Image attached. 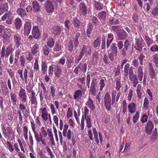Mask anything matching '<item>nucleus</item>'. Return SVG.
Returning <instances> with one entry per match:
<instances>
[{
    "mask_svg": "<svg viewBox=\"0 0 158 158\" xmlns=\"http://www.w3.org/2000/svg\"><path fill=\"white\" fill-rule=\"evenodd\" d=\"M130 66L129 63L127 64L124 67L123 71L125 76L129 75V79L132 82H139L137 77L134 74V68L132 66Z\"/></svg>",
    "mask_w": 158,
    "mask_h": 158,
    "instance_id": "nucleus-1",
    "label": "nucleus"
},
{
    "mask_svg": "<svg viewBox=\"0 0 158 158\" xmlns=\"http://www.w3.org/2000/svg\"><path fill=\"white\" fill-rule=\"evenodd\" d=\"M92 52L91 47L90 46L84 45L81 48L79 54L75 56V62L77 64L83 58L84 54L87 56L90 55Z\"/></svg>",
    "mask_w": 158,
    "mask_h": 158,
    "instance_id": "nucleus-2",
    "label": "nucleus"
},
{
    "mask_svg": "<svg viewBox=\"0 0 158 158\" xmlns=\"http://www.w3.org/2000/svg\"><path fill=\"white\" fill-rule=\"evenodd\" d=\"M13 19V15L10 11H7L1 18L0 22L4 25L12 24Z\"/></svg>",
    "mask_w": 158,
    "mask_h": 158,
    "instance_id": "nucleus-3",
    "label": "nucleus"
},
{
    "mask_svg": "<svg viewBox=\"0 0 158 158\" xmlns=\"http://www.w3.org/2000/svg\"><path fill=\"white\" fill-rule=\"evenodd\" d=\"M12 36L15 46L16 48H18L22 45L23 42V40L21 36L18 34H14Z\"/></svg>",
    "mask_w": 158,
    "mask_h": 158,
    "instance_id": "nucleus-4",
    "label": "nucleus"
},
{
    "mask_svg": "<svg viewBox=\"0 0 158 158\" xmlns=\"http://www.w3.org/2000/svg\"><path fill=\"white\" fill-rule=\"evenodd\" d=\"M3 33V35H2L1 38H3V42L4 43H7L11 36V29L6 28L4 30Z\"/></svg>",
    "mask_w": 158,
    "mask_h": 158,
    "instance_id": "nucleus-5",
    "label": "nucleus"
},
{
    "mask_svg": "<svg viewBox=\"0 0 158 158\" xmlns=\"http://www.w3.org/2000/svg\"><path fill=\"white\" fill-rule=\"evenodd\" d=\"M130 43L128 40L126 39L123 43V47L121 50V55L125 56H126L127 53L129 52Z\"/></svg>",
    "mask_w": 158,
    "mask_h": 158,
    "instance_id": "nucleus-6",
    "label": "nucleus"
},
{
    "mask_svg": "<svg viewBox=\"0 0 158 158\" xmlns=\"http://www.w3.org/2000/svg\"><path fill=\"white\" fill-rule=\"evenodd\" d=\"M44 8L46 11L48 13H52L54 10V5L51 1H46L44 5Z\"/></svg>",
    "mask_w": 158,
    "mask_h": 158,
    "instance_id": "nucleus-7",
    "label": "nucleus"
},
{
    "mask_svg": "<svg viewBox=\"0 0 158 158\" xmlns=\"http://www.w3.org/2000/svg\"><path fill=\"white\" fill-rule=\"evenodd\" d=\"M89 112V109L86 106H85L84 109V116H85V119L86 121L87 127L89 128L91 127L92 125L90 116L88 115Z\"/></svg>",
    "mask_w": 158,
    "mask_h": 158,
    "instance_id": "nucleus-8",
    "label": "nucleus"
},
{
    "mask_svg": "<svg viewBox=\"0 0 158 158\" xmlns=\"http://www.w3.org/2000/svg\"><path fill=\"white\" fill-rule=\"evenodd\" d=\"M104 100L105 106L108 110L110 111L111 108V100L110 96L108 92L106 94L104 97Z\"/></svg>",
    "mask_w": 158,
    "mask_h": 158,
    "instance_id": "nucleus-9",
    "label": "nucleus"
},
{
    "mask_svg": "<svg viewBox=\"0 0 158 158\" xmlns=\"http://www.w3.org/2000/svg\"><path fill=\"white\" fill-rule=\"evenodd\" d=\"M97 82L96 80L93 78L91 81V83L90 86V89L89 94L92 96H95L96 94V86L97 85Z\"/></svg>",
    "mask_w": 158,
    "mask_h": 158,
    "instance_id": "nucleus-10",
    "label": "nucleus"
},
{
    "mask_svg": "<svg viewBox=\"0 0 158 158\" xmlns=\"http://www.w3.org/2000/svg\"><path fill=\"white\" fill-rule=\"evenodd\" d=\"M31 22L27 21L24 25L23 31L25 35H28L31 29Z\"/></svg>",
    "mask_w": 158,
    "mask_h": 158,
    "instance_id": "nucleus-11",
    "label": "nucleus"
},
{
    "mask_svg": "<svg viewBox=\"0 0 158 158\" xmlns=\"http://www.w3.org/2000/svg\"><path fill=\"white\" fill-rule=\"evenodd\" d=\"M143 40L141 37L140 39H135V48L136 49L139 51L141 52L143 48L142 44Z\"/></svg>",
    "mask_w": 158,
    "mask_h": 158,
    "instance_id": "nucleus-12",
    "label": "nucleus"
},
{
    "mask_svg": "<svg viewBox=\"0 0 158 158\" xmlns=\"http://www.w3.org/2000/svg\"><path fill=\"white\" fill-rule=\"evenodd\" d=\"M32 34L35 39H38L40 36L41 33L38 27L37 26H33L32 31Z\"/></svg>",
    "mask_w": 158,
    "mask_h": 158,
    "instance_id": "nucleus-13",
    "label": "nucleus"
},
{
    "mask_svg": "<svg viewBox=\"0 0 158 158\" xmlns=\"http://www.w3.org/2000/svg\"><path fill=\"white\" fill-rule=\"evenodd\" d=\"M32 11L35 13H37L41 10V6L36 1H33L32 3Z\"/></svg>",
    "mask_w": 158,
    "mask_h": 158,
    "instance_id": "nucleus-14",
    "label": "nucleus"
},
{
    "mask_svg": "<svg viewBox=\"0 0 158 158\" xmlns=\"http://www.w3.org/2000/svg\"><path fill=\"white\" fill-rule=\"evenodd\" d=\"M79 12L81 16H85L87 13V6L83 2H81L79 5Z\"/></svg>",
    "mask_w": 158,
    "mask_h": 158,
    "instance_id": "nucleus-15",
    "label": "nucleus"
},
{
    "mask_svg": "<svg viewBox=\"0 0 158 158\" xmlns=\"http://www.w3.org/2000/svg\"><path fill=\"white\" fill-rule=\"evenodd\" d=\"M19 96L21 100L24 102H26L27 97L26 91L25 89L22 88H21L19 90Z\"/></svg>",
    "mask_w": 158,
    "mask_h": 158,
    "instance_id": "nucleus-16",
    "label": "nucleus"
},
{
    "mask_svg": "<svg viewBox=\"0 0 158 158\" xmlns=\"http://www.w3.org/2000/svg\"><path fill=\"white\" fill-rule=\"evenodd\" d=\"M154 127V125L152 121L149 120L147 123L145 127V130L147 134H150L151 132Z\"/></svg>",
    "mask_w": 158,
    "mask_h": 158,
    "instance_id": "nucleus-17",
    "label": "nucleus"
},
{
    "mask_svg": "<svg viewBox=\"0 0 158 158\" xmlns=\"http://www.w3.org/2000/svg\"><path fill=\"white\" fill-rule=\"evenodd\" d=\"M54 73L55 77L59 78L60 76V74L62 72V70L61 66L58 65H54Z\"/></svg>",
    "mask_w": 158,
    "mask_h": 158,
    "instance_id": "nucleus-18",
    "label": "nucleus"
},
{
    "mask_svg": "<svg viewBox=\"0 0 158 158\" xmlns=\"http://www.w3.org/2000/svg\"><path fill=\"white\" fill-rule=\"evenodd\" d=\"M118 39L119 40H124L127 38V33L124 30L117 33Z\"/></svg>",
    "mask_w": 158,
    "mask_h": 158,
    "instance_id": "nucleus-19",
    "label": "nucleus"
},
{
    "mask_svg": "<svg viewBox=\"0 0 158 158\" xmlns=\"http://www.w3.org/2000/svg\"><path fill=\"white\" fill-rule=\"evenodd\" d=\"M1 88L3 94L5 96H7L9 94V89L7 87L6 82H2L1 83Z\"/></svg>",
    "mask_w": 158,
    "mask_h": 158,
    "instance_id": "nucleus-20",
    "label": "nucleus"
},
{
    "mask_svg": "<svg viewBox=\"0 0 158 158\" xmlns=\"http://www.w3.org/2000/svg\"><path fill=\"white\" fill-rule=\"evenodd\" d=\"M93 26L92 24L90 23H89L87 25L86 33L87 36L89 38L91 37L90 34L93 30Z\"/></svg>",
    "mask_w": 158,
    "mask_h": 158,
    "instance_id": "nucleus-21",
    "label": "nucleus"
},
{
    "mask_svg": "<svg viewBox=\"0 0 158 158\" xmlns=\"http://www.w3.org/2000/svg\"><path fill=\"white\" fill-rule=\"evenodd\" d=\"M80 34L77 32L75 34V35L74 37L73 41L74 43V47L75 48L78 47L79 44V40L80 39Z\"/></svg>",
    "mask_w": 158,
    "mask_h": 158,
    "instance_id": "nucleus-22",
    "label": "nucleus"
},
{
    "mask_svg": "<svg viewBox=\"0 0 158 158\" xmlns=\"http://www.w3.org/2000/svg\"><path fill=\"white\" fill-rule=\"evenodd\" d=\"M60 27L58 26H54L52 30V33L55 35V36H58L60 34L61 29Z\"/></svg>",
    "mask_w": 158,
    "mask_h": 158,
    "instance_id": "nucleus-23",
    "label": "nucleus"
},
{
    "mask_svg": "<svg viewBox=\"0 0 158 158\" xmlns=\"http://www.w3.org/2000/svg\"><path fill=\"white\" fill-rule=\"evenodd\" d=\"M108 23L109 25H118L120 23V22L117 18L112 17L109 19Z\"/></svg>",
    "mask_w": 158,
    "mask_h": 158,
    "instance_id": "nucleus-24",
    "label": "nucleus"
},
{
    "mask_svg": "<svg viewBox=\"0 0 158 158\" xmlns=\"http://www.w3.org/2000/svg\"><path fill=\"white\" fill-rule=\"evenodd\" d=\"M14 51L13 48V45L11 44H10L6 48V56H8L10 54H12Z\"/></svg>",
    "mask_w": 158,
    "mask_h": 158,
    "instance_id": "nucleus-25",
    "label": "nucleus"
},
{
    "mask_svg": "<svg viewBox=\"0 0 158 158\" xmlns=\"http://www.w3.org/2000/svg\"><path fill=\"white\" fill-rule=\"evenodd\" d=\"M128 109L129 112L132 114L135 112L136 110V105L134 102L129 103L128 106Z\"/></svg>",
    "mask_w": 158,
    "mask_h": 158,
    "instance_id": "nucleus-26",
    "label": "nucleus"
},
{
    "mask_svg": "<svg viewBox=\"0 0 158 158\" xmlns=\"http://www.w3.org/2000/svg\"><path fill=\"white\" fill-rule=\"evenodd\" d=\"M72 23L74 27L77 29H78L81 26V22L77 18H74L73 19Z\"/></svg>",
    "mask_w": 158,
    "mask_h": 158,
    "instance_id": "nucleus-27",
    "label": "nucleus"
},
{
    "mask_svg": "<svg viewBox=\"0 0 158 158\" xmlns=\"http://www.w3.org/2000/svg\"><path fill=\"white\" fill-rule=\"evenodd\" d=\"M137 72L138 73V77L139 80L141 81L143 77V68L141 66H139L137 69Z\"/></svg>",
    "mask_w": 158,
    "mask_h": 158,
    "instance_id": "nucleus-28",
    "label": "nucleus"
},
{
    "mask_svg": "<svg viewBox=\"0 0 158 158\" xmlns=\"http://www.w3.org/2000/svg\"><path fill=\"white\" fill-rule=\"evenodd\" d=\"M17 12L18 14L22 17H23L27 15V13L26 12L25 10L22 7L18 8L17 10Z\"/></svg>",
    "mask_w": 158,
    "mask_h": 158,
    "instance_id": "nucleus-29",
    "label": "nucleus"
},
{
    "mask_svg": "<svg viewBox=\"0 0 158 158\" xmlns=\"http://www.w3.org/2000/svg\"><path fill=\"white\" fill-rule=\"evenodd\" d=\"M100 39L99 37H97L93 43V48L96 49H98L100 46Z\"/></svg>",
    "mask_w": 158,
    "mask_h": 158,
    "instance_id": "nucleus-30",
    "label": "nucleus"
},
{
    "mask_svg": "<svg viewBox=\"0 0 158 158\" xmlns=\"http://www.w3.org/2000/svg\"><path fill=\"white\" fill-rule=\"evenodd\" d=\"M39 45L37 44H35L32 46L31 49V51L33 55H35L39 52Z\"/></svg>",
    "mask_w": 158,
    "mask_h": 158,
    "instance_id": "nucleus-31",
    "label": "nucleus"
},
{
    "mask_svg": "<svg viewBox=\"0 0 158 158\" xmlns=\"http://www.w3.org/2000/svg\"><path fill=\"white\" fill-rule=\"evenodd\" d=\"M85 104L88 106L91 110H94V105L92 99L90 97H89L88 101L86 102Z\"/></svg>",
    "mask_w": 158,
    "mask_h": 158,
    "instance_id": "nucleus-32",
    "label": "nucleus"
},
{
    "mask_svg": "<svg viewBox=\"0 0 158 158\" xmlns=\"http://www.w3.org/2000/svg\"><path fill=\"white\" fill-rule=\"evenodd\" d=\"M116 45V44L115 43H112L110 48L108 52L117 53L118 49Z\"/></svg>",
    "mask_w": 158,
    "mask_h": 158,
    "instance_id": "nucleus-33",
    "label": "nucleus"
},
{
    "mask_svg": "<svg viewBox=\"0 0 158 158\" xmlns=\"http://www.w3.org/2000/svg\"><path fill=\"white\" fill-rule=\"evenodd\" d=\"M80 70L81 72L85 73L86 71L87 64L85 63H82L81 62L78 65Z\"/></svg>",
    "mask_w": 158,
    "mask_h": 158,
    "instance_id": "nucleus-34",
    "label": "nucleus"
},
{
    "mask_svg": "<svg viewBox=\"0 0 158 158\" xmlns=\"http://www.w3.org/2000/svg\"><path fill=\"white\" fill-rule=\"evenodd\" d=\"M73 57L71 56V58L67 59L66 62V66L67 69H70L72 67L73 62Z\"/></svg>",
    "mask_w": 158,
    "mask_h": 158,
    "instance_id": "nucleus-35",
    "label": "nucleus"
},
{
    "mask_svg": "<svg viewBox=\"0 0 158 158\" xmlns=\"http://www.w3.org/2000/svg\"><path fill=\"white\" fill-rule=\"evenodd\" d=\"M31 103L35 104V105H37V98L35 96V93L34 91H32V93L31 94Z\"/></svg>",
    "mask_w": 158,
    "mask_h": 158,
    "instance_id": "nucleus-36",
    "label": "nucleus"
},
{
    "mask_svg": "<svg viewBox=\"0 0 158 158\" xmlns=\"http://www.w3.org/2000/svg\"><path fill=\"white\" fill-rule=\"evenodd\" d=\"M115 81L116 83L115 88L117 91H119L121 87V80L120 78L117 77L115 79Z\"/></svg>",
    "mask_w": 158,
    "mask_h": 158,
    "instance_id": "nucleus-37",
    "label": "nucleus"
},
{
    "mask_svg": "<svg viewBox=\"0 0 158 158\" xmlns=\"http://www.w3.org/2000/svg\"><path fill=\"white\" fill-rule=\"evenodd\" d=\"M149 76L152 78H155L156 74L151 64H150Z\"/></svg>",
    "mask_w": 158,
    "mask_h": 158,
    "instance_id": "nucleus-38",
    "label": "nucleus"
},
{
    "mask_svg": "<svg viewBox=\"0 0 158 158\" xmlns=\"http://www.w3.org/2000/svg\"><path fill=\"white\" fill-rule=\"evenodd\" d=\"M82 95V92L80 90H76L74 93L73 97L75 100L78 98H81Z\"/></svg>",
    "mask_w": 158,
    "mask_h": 158,
    "instance_id": "nucleus-39",
    "label": "nucleus"
},
{
    "mask_svg": "<svg viewBox=\"0 0 158 158\" xmlns=\"http://www.w3.org/2000/svg\"><path fill=\"white\" fill-rule=\"evenodd\" d=\"M50 51V50L49 47L45 45L43 47L42 50V52L43 54L45 56H47L48 54Z\"/></svg>",
    "mask_w": 158,
    "mask_h": 158,
    "instance_id": "nucleus-40",
    "label": "nucleus"
},
{
    "mask_svg": "<svg viewBox=\"0 0 158 158\" xmlns=\"http://www.w3.org/2000/svg\"><path fill=\"white\" fill-rule=\"evenodd\" d=\"M145 40L148 47L150 46L153 43V40L147 35L145 36Z\"/></svg>",
    "mask_w": 158,
    "mask_h": 158,
    "instance_id": "nucleus-41",
    "label": "nucleus"
},
{
    "mask_svg": "<svg viewBox=\"0 0 158 158\" xmlns=\"http://www.w3.org/2000/svg\"><path fill=\"white\" fill-rule=\"evenodd\" d=\"M98 16L100 20H105L106 17V12L102 11L99 13Z\"/></svg>",
    "mask_w": 158,
    "mask_h": 158,
    "instance_id": "nucleus-42",
    "label": "nucleus"
},
{
    "mask_svg": "<svg viewBox=\"0 0 158 158\" xmlns=\"http://www.w3.org/2000/svg\"><path fill=\"white\" fill-rule=\"evenodd\" d=\"M10 96L11 101L12 103L14 105L16 104V102L17 101L16 96L15 93L13 92L10 93Z\"/></svg>",
    "mask_w": 158,
    "mask_h": 158,
    "instance_id": "nucleus-43",
    "label": "nucleus"
},
{
    "mask_svg": "<svg viewBox=\"0 0 158 158\" xmlns=\"http://www.w3.org/2000/svg\"><path fill=\"white\" fill-rule=\"evenodd\" d=\"M19 62L20 66L23 67L26 62V59L24 55H22L20 57Z\"/></svg>",
    "mask_w": 158,
    "mask_h": 158,
    "instance_id": "nucleus-44",
    "label": "nucleus"
},
{
    "mask_svg": "<svg viewBox=\"0 0 158 158\" xmlns=\"http://www.w3.org/2000/svg\"><path fill=\"white\" fill-rule=\"evenodd\" d=\"M16 29H19L21 26L22 22L21 19L19 18H17L15 19V23Z\"/></svg>",
    "mask_w": 158,
    "mask_h": 158,
    "instance_id": "nucleus-45",
    "label": "nucleus"
},
{
    "mask_svg": "<svg viewBox=\"0 0 158 158\" xmlns=\"http://www.w3.org/2000/svg\"><path fill=\"white\" fill-rule=\"evenodd\" d=\"M141 87L140 84L138 85L137 87L136 92L137 96L139 99H140L142 96V92H141Z\"/></svg>",
    "mask_w": 158,
    "mask_h": 158,
    "instance_id": "nucleus-46",
    "label": "nucleus"
},
{
    "mask_svg": "<svg viewBox=\"0 0 158 158\" xmlns=\"http://www.w3.org/2000/svg\"><path fill=\"white\" fill-rule=\"evenodd\" d=\"M109 58V59L112 61H113L116 58L117 53H111L108 52Z\"/></svg>",
    "mask_w": 158,
    "mask_h": 158,
    "instance_id": "nucleus-47",
    "label": "nucleus"
},
{
    "mask_svg": "<svg viewBox=\"0 0 158 158\" xmlns=\"http://www.w3.org/2000/svg\"><path fill=\"white\" fill-rule=\"evenodd\" d=\"M42 71L43 74H45L47 71V66L45 62H42L41 64Z\"/></svg>",
    "mask_w": 158,
    "mask_h": 158,
    "instance_id": "nucleus-48",
    "label": "nucleus"
},
{
    "mask_svg": "<svg viewBox=\"0 0 158 158\" xmlns=\"http://www.w3.org/2000/svg\"><path fill=\"white\" fill-rule=\"evenodd\" d=\"M55 43L54 40L52 38H49L47 42V44L48 46L50 48L52 47Z\"/></svg>",
    "mask_w": 158,
    "mask_h": 158,
    "instance_id": "nucleus-49",
    "label": "nucleus"
},
{
    "mask_svg": "<svg viewBox=\"0 0 158 158\" xmlns=\"http://www.w3.org/2000/svg\"><path fill=\"white\" fill-rule=\"evenodd\" d=\"M1 56L0 57L1 58H3L5 56L6 57H8L6 56V49L5 46H3L2 48V50L1 51Z\"/></svg>",
    "mask_w": 158,
    "mask_h": 158,
    "instance_id": "nucleus-50",
    "label": "nucleus"
},
{
    "mask_svg": "<svg viewBox=\"0 0 158 158\" xmlns=\"http://www.w3.org/2000/svg\"><path fill=\"white\" fill-rule=\"evenodd\" d=\"M149 101L148 98H145L143 101V106L144 108L146 110L148 109L149 107Z\"/></svg>",
    "mask_w": 158,
    "mask_h": 158,
    "instance_id": "nucleus-51",
    "label": "nucleus"
},
{
    "mask_svg": "<svg viewBox=\"0 0 158 158\" xmlns=\"http://www.w3.org/2000/svg\"><path fill=\"white\" fill-rule=\"evenodd\" d=\"M92 21L94 26H97L99 24L100 22L97 17L93 16L92 18Z\"/></svg>",
    "mask_w": 158,
    "mask_h": 158,
    "instance_id": "nucleus-52",
    "label": "nucleus"
},
{
    "mask_svg": "<svg viewBox=\"0 0 158 158\" xmlns=\"http://www.w3.org/2000/svg\"><path fill=\"white\" fill-rule=\"evenodd\" d=\"M127 104L126 100H124L123 104V113L125 114L127 112Z\"/></svg>",
    "mask_w": 158,
    "mask_h": 158,
    "instance_id": "nucleus-53",
    "label": "nucleus"
},
{
    "mask_svg": "<svg viewBox=\"0 0 158 158\" xmlns=\"http://www.w3.org/2000/svg\"><path fill=\"white\" fill-rule=\"evenodd\" d=\"M152 57L153 62L156 67H158V54H154L153 56Z\"/></svg>",
    "mask_w": 158,
    "mask_h": 158,
    "instance_id": "nucleus-54",
    "label": "nucleus"
},
{
    "mask_svg": "<svg viewBox=\"0 0 158 158\" xmlns=\"http://www.w3.org/2000/svg\"><path fill=\"white\" fill-rule=\"evenodd\" d=\"M95 6L97 10H102L103 8L102 4L101 3L96 2H95Z\"/></svg>",
    "mask_w": 158,
    "mask_h": 158,
    "instance_id": "nucleus-55",
    "label": "nucleus"
},
{
    "mask_svg": "<svg viewBox=\"0 0 158 158\" xmlns=\"http://www.w3.org/2000/svg\"><path fill=\"white\" fill-rule=\"evenodd\" d=\"M68 49L70 52H72L73 50V42L72 40H70L68 45Z\"/></svg>",
    "mask_w": 158,
    "mask_h": 158,
    "instance_id": "nucleus-56",
    "label": "nucleus"
},
{
    "mask_svg": "<svg viewBox=\"0 0 158 158\" xmlns=\"http://www.w3.org/2000/svg\"><path fill=\"white\" fill-rule=\"evenodd\" d=\"M105 81L104 80L102 79L100 80V82L99 83V85L100 86V90L101 91H102L103 89V88L105 85Z\"/></svg>",
    "mask_w": 158,
    "mask_h": 158,
    "instance_id": "nucleus-57",
    "label": "nucleus"
},
{
    "mask_svg": "<svg viewBox=\"0 0 158 158\" xmlns=\"http://www.w3.org/2000/svg\"><path fill=\"white\" fill-rule=\"evenodd\" d=\"M61 49V46L58 43H56L53 49L54 51L58 52Z\"/></svg>",
    "mask_w": 158,
    "mask_h": 158,
    "instance_id": "nucleus-58",
    "label": "nucleus"
},
{
    "mask_svg": "<svg viewBox=\"0 0 158 158\" xmlns=\"http://www.w3.org/2000/svg\"><path fill=\"white\" fill-rule=\"evenodd\" d=\"M117 46L118 49L121 50L123 47V43L122 41L120 40L117 41Z\"/></svg>",
    "mask_w": 158,
    "mask_h": 158,
    "instance_id": "nucleus-59",
    "label": "nucleus"
},
{
    "mask_svg": "<svg viewBox=\"0 0 158 158\" xmlns=\"http://www.w3.org/2000/svg\"><path fill=\"white\" fill-rule=\"evenodd\" d=\"M54 64L50 66L48 68V74L49 76L52 77L53 74Z\"/></svg>",
    "mask_w": 158,
    "mask_h": 158,
    "instance_id": "nucleus-60",
    "label": "nucleus"
},
{
    "mask_svg": "<svg viewBox=\"0 0 158 158\" xmlns=\"http://www.w3.org/2000/svg\"><path fill=\"white\" fill-rule=\"evenodd\" d=\"M139 113L138 111H136V114L133 117V121L134 123H135L137 122L139 118Z\"/></svg>",
    "mask_w": 158,
    "mask_h": 158,
    "instance_id": "nucleus-61",
    "label": "nucleus"
},
{
    "mask_svg": "<svg viewBox=\"0 0 158 158\" xmlns=\"http://www.w3.org/2000/svg\"><path fill=\"white\" fill-rule=\"evenodd\" d=\"M0 3L2 4L1 7L3 8V10H4L6 11H7L8 10V3L7 2H5L4 3L0 2Z\"/></svg>",
    "mask_w": 158,
    "mask_h": 158,
    "instance_id": "nucleus-62",
    "label": "nucleus"
},
{
    "mask_svg": "<svg viewBox=\"0 0 158 158\" xmlns=\"http://www.w3.org/2000/svg\"><path fill=\"white\" fill-rule=\"evenodd\" d=\"M7 147H8V149L9 150V151L11 152H12L14 151V148L13 147V146L10 143L9 141H7Z\"/></svg>",
    "mask_w": 158,
    "mask_h": 158,
    "instance_id": "nucleus-63",
    "label": "nucleus"
},
{
    "mask_svg": "<svg viewBox=\"0 0 158 158\" xmlns=\"http://www.w3.org/2000/svg\"><path fill=\"white\" fill-rule=\"evenodd\" d=\"M98 59V53L97 52H95L92 56V60L94 62L97 61V59Z\"/></svg>",
    "mask_w": 158,
    "mask_h": 158,
    "instance_id": "nucleus-64",
    "label": "nucleus"
}]
</instances>
